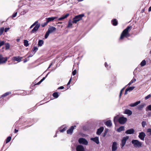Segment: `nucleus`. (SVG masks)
<instances>
[{"label":"nucleus","mask_w":151,"mask_h":151,"mask_svg":"<svg viewBox=\"0 0 151 151\" xmlns=\"http://www.w3.org/2000/svg\"><path fill=\"white\" fill-rule=\"evenodd\" d=\"M132 26H131L127 27L126 29H124L122 32L120 37V39H122L124 37H127L129 36V32L132 29Z\"/></svg>","instance_id":"f257e3e1"},{"label":"nucleus","mask_w":151,"mask_h":151,"mask_svg":"<svg viewBox=\"0 0 151 151\" xmlns=\"http://www.w3.org/2000/svg\"><path fill=\"white\" fill-rule=\"evenodd\" d=\"M132 143L134 147L139 148L142 147V143L137 140L133 139L132 141Z\"/></svg>","instance_id":"f03ea898"},{"label":"nucleus","mask_w":151,"mask_h":151,"mask_svg":"<svg viewBox=\"0 0 151 151\" xmlns=\"http://www.w3.org/2000/svg\"><path fill=\"white\" fill-rule=\"evenodd\" d=\"M56 30V29L55 27L50 26L48 28V31L46 32L45 36V38L47 39L49 36L50 34L52 33V32L55 31Z\"/></svg>","instance_id":"7ed1b4c3"},{"label":"nucleus","mask_w":151,"mask_h":151,"mask_svg":"<svg viewBox=\"0 0 151 151\" xmlns=\"http://www.w3.org/2000/svg\"><path fill=\"white\" fill-rule=\"evenodd\" d=\"M84 16V14H81L76 16L73 19V23H76L77 22L81 20L82 18Z\"/></svg>","instance_id":"20e7f679"},{"label":"nucleus","mask_w":151,"mask_h":151,"mask_svg":"<svg viewBox=\"0 0 151 151\" xmlns=\"http://www.w3.org/2000/svg\"><path fill=\"white\" fill-rule=\"evenodd\" d=\"M127 120V118L123 116L120 117L118 119V121L119 123L121 124H125Z\"/></svg>","instance_id":"39448f33"},{"label":"nucleus","mask_w":151,"mask_h":151,"mask_svg":"<svg viewBox=\"0 0 151 151\" xmlns=\"http://www.w3.org/2000/svg\"><path fill=\"white\" fill-rule=\"evenodd\" d=\"M40 24H36L33 28V29L31 31V33H35L37 31L38 29L40 27Z\"/></svg>","instance_id":"423d86ee"},{"label":"nucleus","mask_w":151,"mask_h":151,"mask_svg":"<svg viewBox=\"0 0 151 151\" xmlns=\"http://www.w3.org/2000/svg\"><path fill=\"white\" fill-rule=\"evenodd\" d=\"M78 142L80 143L86 145H87L88 144V141L85 139L83 138H80L79 139Z\"/></svg>","instance_id":"0eeeda50"},{"label":"nucleus","mask_w":151,"mask_h":151,"mask_svg":"<svg viewBox=\"0 0 151 151\" xmlns=\"http://www.w3.org/2000/svg\"><path fill=\"white\" fill-rule=\"evenodd\" d=\"M8 59L7 57L4 58L1 55H0V64L6 63Z\"/></svg>","instance_id":"6e6552de"},{"label":"nucleus","mask_w":151,"mask_h":151,"mask_svg":"<svg viewBox=\"0 0 151 151\" xmlns=\"http://www.w3.org/2000/svg\"><path fill=\"white\" fill-rule=\"evenodd\" d=\"M129 139L128 136L124 137H123L122 140L121 145L122 147H123L125 145L127 140Z\"/></svg>","instance_id":"1a4fd4ad"},{"label":"nucleus","mask_w":151,"mask_h":151,"mask_svg":"<svg viewBox=\"0 0 151 151\" xmlns=\"http://www.w3.org/2000/svg\"><path fill=\"white\" fill-rule=\"evenodd\" d=\"M117 143L116 142H114L113 143L112 146V151H115L117 148Z\"/></svg>","instance_id":"9d476101"},{"label":"nucleus","mask_w":151,"mask_h":151,"mask_svg":"<svg viewBox=\"0 0 151 151\" xmlns=\"http://www.w3.org/2000/svg\"><path fill=\"white\" fill-rule=\"evenodd\" d=\"M146 136L145 133L143 132L139 133L138 137L142 140H144V138Z\"/></svg>","instance_id":"9b49d317"},{"label":"nucleus","mask_w":151,"mask_h":151,"mask_svg":"<svg viewBox=\"0 0 151 151\" xmlns=\"http://www.w3.org/2000/svg\"><path fill=\"white\" fill-rule=\"evenodd\" d=\"M58 17H49L48 18H46V20L47 22L48 23L50 22H52L55 19H58Z\"/></svg>","instance_id":"f8f14e48"},{"label":"nucleus","mask_w":151,"mask_h":151,"mask_svg":"<svg viewBox=\"0 0 151 151\" xmlns=\"http://www.w3.org/2000/svg\"><path fill=\"white\" fill-rule=\"evenodd\" d=\"M22 58V57H21L19 56H16L13 57L12 59V60L14 61H17L18 62H20Z\"/></svg>","instance_id":"ddd939ff"},{"label":"nucleus","mask_w":151,"mask_h":151,"mask_svg":"<svg viewBox=\"0 0 151 151\" xmlns=\"http://www.w3.org/2000/svg\"><path fill=\"white\" fill-rule=\"evenodd\" d=\"M76 127V126H71V127L67 131V133L68 134H71L73 132V130L74 129L75 127Z\"/></svg>","instance_id":"4468645a"},{"label":"nucleus","mask_w":151,"mask_h":151,"mask_svg":"<svg viewBox=\"0 0 151 151\" xmlns=\"http://www.w3.org/2000/svg\"><path fill=\"white\" fill-rule=\"evenodd\" d=\"M77 151H85L83 147L81 145H79L76 147Z\"/></svg>","instance_id":"2eb2a0df"},{"label":"nucleus","mask_w":151,"mask_h":151,"mask_svg":"<svg viewBox=\"0 0 151 151\" xmlns=\"http://www.w3.org/2000/svg\"><path fill=\"white\" fill-rule=\"evenodd\" d=\"M104 129V128L103 127H100L98 129L96 132L97 134L99 135H100L103 131Z\"/></svg>","instance_id":"dca6fc26"},{"label":"nucleus","mask_w":151,"mask_h":151,"mask_svg":"<svg viewBox=\"0 0 151 151\" xmlns=\"http://www.w3.org/2000/svg\"><path fill=\"white\" fill-rule=\"evenodd\" d=\"M91 139L93 141L97 144H99V137H96L94 138H91Z\"/></svg>","instance_id":"f3484780"},{"label":"nucleus","mask_w":151,"mask_h":151,"mask_svg":"<svg viewBox=\"0 0 151 151\" xmlns=\"http://www.w3.org/2000/svg\"><path fill=\"white\" fill-rule=\"evenodd\" d=\"M134 130L133 129H132L127 130L125 133L128 134H132L134 133Z\"/></svg>","instance_id":"a211bd4d"},{"label":"nucleus","mask_w":151,"mask_h":151,"mask_svg":"<svg viewBox=\"0 0 151 151\" xmlns=\"http://www.w3.org/2000/svg\"><path fill=\"white\" fill-rule=\"evenodd\" d=\"M124 113L128 114L129 116H130L132 114V112L129 110L126 109L124 111Z\"/></svg>","instance_id":"6ab92c4d"},{"label":"nucleus","mask_w":151,"mask_h":151,"mask_svg":"<svg viewBox=\"0 0 151 151\" xmlns=\"http://www.w3.org/2000/svg\"><path fill=\"white\" fill-rule=\"evenodd\" d=\"M69 15V14H67L66 15H65L63 16L62 17H61L59 18L58 20L60 21L62 19H64L65 18H66Z\"/></svg>","instance_id":"aec40b11"},{"label":"nucleus","mask_w":151,"mask_h":151,"mask_svg":"<svg viewBox=\"0 0 151 151\" xmlns=\"http://www.w3.org/2000/svg\"><path fill=\"white\" fill-rule=\"evenodd\" d=\"M105 124L107 126L110 127L112 126V123L111 121L109 120L106 122Z\"/></svg>","instance_id":"412c9836"},{"label":"nucleus","mask_w":151,"mask_h":151,"mask_svg":"<svg viewBox=\"0 0 151 151\" xmlns=\"http://www.w3.org/2000/svg\"><path fill=\"white\" fill-rule=\"evenodd\" d=\"M140 103V101H137L134 103L131 104L130 105V106L132 107H134L136 106L139 104Z\"/></svg>","instance_id":"4be33fe9"},{"label":"nucleus","mask_w":151,"mask_h":151,"mask_svg":"<svg viewBox=\"0 0 151 151\" xmlns=\"http://www.w3.org/2000/svg\"><path fill=\"white\" fill-rule=\"evenodd\" d=\"M124 130V127L121 126L119 128L117 129V131L118 132H120Z\"/></svg>","instance_id":"5701e85b"},{"label":"nucleus","mask_w":151,"mask_h":151,"mask_svg":"<svg viewBox=\"0 0 151 151\" xmlns=\"http://www.w3.org/2000/svg\"><path fill=\"white\" fill-rule=\"evenodd\" d=\"M112 22L113 25L116 26L117 24V22L116 19H114L112 21Z\"/></svg>","instance_id":"b1692460"},{"label":"nucleus","mask_w":151,"mask_h":151,"mask_svg":"<svg viewBox=\"0 0 151 151\" xmlns=\"http://www.w3.org/2000/svg\"><path fill=\"white\" fill-rule=\"evenodd\" d=\"M11 93L10 92H6V93H4V94L2 95L1 96V97H5L7 96V95L11 94Z\"/></svg>","instance_id":"393cba45"},{"label":"nucleus","mask_w":151,"mask_h":151,"mask_svg":"<svg viewBox=\"0 0 151 151\" xmlns=\"http://www.w3.org/2000/svg\"><path fill=\"white\" fill-rule=\"evenodd\" d=\"M72 22H71V20H70L68 22V25L67 27L68 28L72 27Z\"/></svg>","instance_id":"a878e982"},{"label":"nucleus","mask_w":151,"mask_h":151,"mask_svg":"<svg viewBox=\"0 0 151 151\" xmlns=\"http://www.w3.org/2000/svg\"><path fill=\"white\" fill-rule=\"evenodd\" d=\"M43 44V41L42 40H40L38 42V45L39 46H41Z\"/></svg>","instance_id":"bb28decb"},{"label":"nucleus","mask_w":151,"mask_h":151,"mask_svg":"<svg viewBox=\"0 0 151 151\" xmlns=\"http://www.w3.org/2000/svg\"><path fill=\"white\" fill-rule=\"evenodd\" d=\"M146 64V62L145 60H142V61L141 62L140 65L142 66H143L145 65Z\"/></svg>","instance_id":"cd10ccee"},{"label":"nucleus","mask_w":151,"mask_h":151,"mask_svg":"<svg viewBox=\"0 0 151 151\" xmlns=\"http://www.w3.org/2000/svg\"><path fill=\"white\" fill-rule=\"evenodd\" d=\"M24 45L25 46L27 47L29 45V44L28 41L26 40H24Z\"/></svg>","instance_id":"c85d7f7f"},{"label":"nucleus","mask_w":151,"mask_h":151,"mask_svg":"<svg viewBox=\"0 0 151 151\" xmlns=\"http://www.w3.org/2000/svg\"><path fill=\"white\" fill-rule=\"evenodd\" d=\"M144 104H142L138 106V109L139 110L142 109L144 107Z\"/></svg>","instance_id":"c756f323"},{"label":"nucleus","mask_w":151,"mask_h":151,"mask_svg":"<svg viewBox=\"0 0 151 151\" xmlns=\"http://www.w3.org/2000/svg\"><path fill=\"white\" fill-rule=\"evenodd\" d=\"M136 79L135 78H133L132 80L130 82L128 83V85H131L132 83H133L134 82H135L136 81Z\"/></svg>","instance_id":"7c9ffc66"},{"label":"nucleus","mask_w":151,"mask_h":151,"mask_svg":"<svg viewBox=\"0 0 151 151\" xmlns=\"http://www.w3.org/2000/svg\"><path fill=\"white\" fill-rule=\"evenodd\" d=\"M53 96L55 98H57L58 97L59 95L57 93L55 92L53 93Z\"/></svg>","instance_id":"2f4dec72"},{"label":"nucleus","mask_w":151,"mask_h":151,"mask_svg":"<svg viewBox=\"0 0 151 151\" xmlns=\"http://www.w3.org/2000/svg\"><path fill=\"white\" fill-rule=\"evenodd\" d=\"M11 137L10 136L8 137L6 139V143H8L11 140Z\"/></svg>","instance_id":"473e14b6"},{"label":"nucleus","mask_w":151,"mask_h":151,"mask_svg":"<svg viewBox=\"0 0 151 151\" xmlns=\"http://www.w3.org/2000/svg\"><path fill=\"white\" fill-rule=\"evenodd\" d=\"M4 30V27H2L0 28V36L3 33Z\"/></svg>","instance_id":"72a5a7b5"},{"label":"nucleus","mask_w":151,"mask_h":151,"mask_svg":"<svg viewBox=\"0 0 151 151\" xmlns=\"http://www.w3.org/2000/svg\"><path fill=\"white\" fill-rule=\"evenodd\" d=\"M6 50L9 49L10 47V45L9 43H7L5 44Z\"/></svg>","instance_id":"f704fd0d"},{"label":"nucleus","mask_w":151,"mask_h":151,"mask_svg":"<svg viewBox=\"0 0 151 151\" xmlns=\"http://www.w3.org/2000/svg\"><path fill=\"white\" fill-rule=\"evenodd\" d=\"M135 87L134 86H132L128 88H127V89L129 91H131Z\"/></svg>","instance_id":"c9c22d12"},{"label":"nucleus","mask_w":151,"mask_h":151,"mask_svg":"<svg viewBox=\"0 0 151 151\" xmlns=\"http://www.w3.org/2000/svg\"><path fill=\"white\" fill-rule=\"evenodd\" d=\"M38 50V48L37 47H33V51L34 52V53L36 52V51Z\"/></svg>","instance_id":"e433bc0d"},{"label":"nucleus","mask_w":151,"mask_h":151,"mask_svg":"<svg viewBox=\"0 0 151 151\" xmlns=\"http://www.w3.org/2000/svg\"><path fill=\"white\" fill-rule=\"evenodd\" d=\"M147 132L150 133V135H151V129H148L147 130Z\"/></svg>","instance_id":"4c0bfd02"},{"label":"nucleus","mask_w":151,"mask_h":151,"mask_svg":"<svg viewBox=\"0 0 151 151\" xmlns=\"http://www.w3.org/2000/svg\"><path fill=\"white\" fill-rule=\"evenodd\" d=\"M146 122H145V121H143L142 122V126L143 127H145V126L146 125Z\"/></svg>","instance_id":"58836bf2"},{"label":"nucleus","mask_w":151,"mask_h":151,"mask_svg":"<svg viewBox=\"0 0 151 151\" xmlns=\"http://www.w3.org/2000/svg\"><path fill=\"white\" fill-rule=\"evenodd\" d=\"M48 23L46 21V22H45L44 23H42L41 24V26L42 27H44Z\"/></svg>","instance_id":"ea45409f"},{"label":"nucleus","mask_w":151,"mask_h":151,"mask_svg":"<svg viewBox=\"0 0 151 151\" xmlns=\"http://www.w3.org/2000/svg\"><path fill=\"white\" fill-rule=\"evenodd\" d=\"M147 109L148 110L151 111V105H149L147 106Z\"/></svg>","instance_id":"a19ab883"},{"label":"nucleus","mask_w":151,"mask_h":151,"mask_svg":"<svg viewBox=\"0 0 151 151\" xmlns=\"http://www.w3.org/2000/svg\"><path fill=\"white\" fill-rule=\"evenodd\" d=\"M151 96V94H149V95H148L147 96H146L145 98V99L147 100V99H148Z\"/></svg>","instance_id":"79ce46f5"},{"label":"nucleus","mask_w":151,"mask_h":151,"mask_svg":"<svg viewBox=\"0 0 151 151\" xmlns=\"http://www.w3.org/2000/svg\"><path fill=\"white\" fill-rule=\"evenodd\" d=\"M4 41H2L0 42V47H1L4 44Z\"/></svg>","instance_id":"37998d69"},{"label":"nucleus","mask_w":151,"mask_h":151,"mask_svg":"<svg viewBox=\"0 0 151 151\" xmlns=\"http://www.w3.org/2000/svg\"><path fill=\"white\" fill-rule=\"evenodd\" d=\"M76 73V70L72 72V74L73 76L75 75Z\"/></svg>","instance_id":"c03bdc74"},{"label":"nucleus","mask_w":151,"mask_h":151,"mask_svg":"<svg viewBox=\"0 0 151 151\" xmlns=\"http://www.w3.org/2000/svg\"><path fill=\"white\" fill-rule=\"evenodd\" d=\"M9 29V27L6 28L4 30L5 32H6Z\"/></svg>","instance_id":"a18cd8bd"},{"label":"nucleus","mask_w":151,"mask_h":151,"mask_svg":"<svg viewBox=\"0 0 151 151\" xmlns=\"http://www.w3.org/2000/svg\"><path fill=\"white\" fill-rule=\"evenodd\" d=\"M17 12H16L14 14L12 15L13 17H15L17 16Z\"/></svg>","instance_id":"49530a36"},{"label":"nucleus","mask_w":151,"mask_h":151,"mask_svg":"<svg viewBox=\"0 0 151 151\" xmlns=\"http://www.w3.org/2000/svg\"><path fill=\"white\" fill-rule=\"evenodd\" d=\"M129 91L128 90V89L127 88L126 90H125V93H124V94L125 95H126L127 94V92L128 91Z\"/></svg>","instance_id":"de8ad7c7"},{"label":"nucleus","mask_w":151,"mask_h":151,"mask_svg":"<svg viewBox=\"0 0 151 151\" xmlns=\"http://www.w3.org/2000/svg\"><path fill=\"white\" fill-rule=\"evenodd\" d=\"M65 130H66V129H65L64 128V129H62L60 130V132H64V131Z\"/></svg>","instance_id":"09e8293b"},{"label":"nucleus","mask_w":151,"mask_h":151,"mask_svg":"<svg viewBox=\"0 0 151 151\" xmlns=\"http://www.w3.org/2000/svg\"><path fill=\"white\" fill-rule=\"evenodd\" d=\"M64 88V87L63 86H60V87H59L58 88V89H63Z\"/></svg>","instance_id":"8fccbe9b"},{"label":"nucleus","mask_w":151,"mask_h":151,"mask_svg":"<svg viewBox=\"0 0 151 151\" xmlns=\"http://www.w3.org/2000/svg\"><path fill=\"white\" fill-rule=\"evenodd\" d=\"M71 78L70 79V80H69V81L68 82V84H67V85H69L70 84V82H71Z\"/></svg>","instance_id":"3c124183"},{"label":"nucleus","mask_w":151,"mask_h":151,"mask_svg":"<svg viewBox=\"0 0 151 151\" xmlns=\"http://www.w3.org/2000/svg\"><path fill=\"white\" fill-rule=\"evenodd\" d=\"M117 119V116H115L114 118V121L115 122V121Z\"/></svg>","instance_id":"603ef678"},{"label":"nucleus","mask_w":151,"mask_h":151,"mask_svg":"<svg viewBox=\"0 0 151 151\" xmlns=\"http://www.w3.org/2000/svg\"><path fill=\"white\" fill-rule=\"evenodd\" d=\"M35 25L33 24L29 28L30 29H32Z\"/></svg>","instance_id":"864d4df0"},{"label":"nucleus","mask_w":151,"mask_h":151,"mask_svg":"<svg viewBox=\"0 0 151 151\" xmlns=\"http://www.w3.org/2000/svg\"><path fill=\"white\" fill-rule=\"evenodd\" d=\"M45 79V77H43L40 81L42 82Z\"/></svg>","instance_id":"5fc2aeb1"},{"label":"nucleus","mask_w":151,"mask_h":151,"mask_svg":"<svg viewBox=\"0 0 151 151\" xmlns=\"http://www.w3.org/2000/svg\"><path fill=\"white\" fill-rule=\"evenodd\" d=\"M38 22L37 21H36L34 23H33L34 24V25H36V24H37Z\"/></svg>","instance_id":"6e6d98bb"},{"label":"nucleus","mask_w":151,"mask_h":151,"mask_svg":"<svg viewBox=\"0 0 151 151\" xmlns=\"http://www.w3.org/2000/svg\"><path fill=\"white\" fill-rule=\"evenodd\" d=\"M18 132V130H17L16 129H15V130H14V132L15 133H16L17 132Z\"/></svg>","instance_id":"4d7b16f0"},{"label":"nucleus","mask_w":151,"mask_h":151,"mask_svg":"<svg viewBox=\"0 0 151 151\" xmlns=\"http://www.w3.org/2000/svg\"><path fill=\"white\" fill-rule=\"evenodd\" d=\"M148 11H151V6H150V7H149V9H148Z\"/></svg>","instance_id":"13d9d810"},{"label":"nucleus","mask_w":151,"mask_h":151,"mask_svg":"<svg viewBox=\"0 0 151 151\" xmlns=\"http://www.w3.org/2000/svg\"><path fill=\"white\" fill-rule=\"evenodd\" d=\"M52 65V63H51V64H50V66H49V67H48V68H50V67Z\"/></svg>","instance_id":"bf43d9fd"},{"label":"nucleus","mask_w":151,"mask_h":151,"mask_svg":"<svg viewBox=\"0 0 151 151\" xmlns=\"http://www.w3.org/2000/svg\"><path fill=\"white\" fill-rule=\"evenodd\" d=\"M41 83V82L40 81L39 82H38L37 84V85H39Z\"/></svg>","instance_id":"052dcab7"},{"label":"nucleus","mask_w":151,"mask_h":151,"mask_svg":"<svg viewBox=\"0 0 151 151\" xmlns=\"http://www.w3.org/2000/svg\"><path fill=\"white\" fill-rule=\"evenodd\" d=\"M20 40V39H17V42H19Z\"/></svg>","instance_id":"680f3d73"},{"label":"nucleus","mask_w":151,"mask_h":151,"mask_svg":"<svg viewBox=\"0 0 151 151\" xmlns=\"http://www.w3.org/2000/svg\"><path fill=\"white\" fill-rule=\"evenodd\" d=\"M122 94V92H120V94H119V96L120 97H121V96Z\"/></svg>","instance_id":"e2e57ef3"},{"label":"nucleus","mask_w":151,"mask_h":151,"mask_svg":"<svg viewBox=\"0 0 151 151\" xmlns=\"http://www.w3.org/2000/svg\"><path fill=\"white\" fill-rule=\"evenodd\" d=\"M27 61V60H24V63H25Z\"/></svg>","instance_id":"0e129e2a"},{"label":"nucleus","mask_w":151,"mask_h":151,"mask_svg":"<svg viewBox=\"0 0 151 151\" xmlns=\"http://www.w3.org/2000/svg\"><path fill=\"white\" fill-rule=\"evenodd\" d=\"M107 63H105V67H106V65Z\"/></svg>","instance_id":"69168bd1"},{"label":"nucleus","mask_w":151,"mask_h":151,"mask_svg":"<svg viewBox=\"0 0 151 151\" xmlns=\"http://www.w3.org/2000/svg\"><path fill=\"white\" fill-rule=\"evenodd\" d=\"M124 88H122L121 90H122V91H123V90H124Z\"/></svg>","instance_id":"338daca9"},{"label":"nucleus","mask_w":151,"mask_h":151,"mask_svg":"<svg viewBox=\"0 0 151 151\" xmlns=\"http://www.w3.org/2000/svg\"><path fill=\"white\" fill-rule=\"evenodd\" d=\"M122 91H122V90H121V91L120 92H122Z\"/></svg>","instance_id":"774afa93"}]
</instances>
